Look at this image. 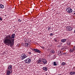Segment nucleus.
<instances>
[{
	"instance_id": "f03ea898",
	"label": "nucleus",
	"mask_w": 75,
	"mask_h": 75,
	"mask_svg": "<svg viewBox=\"0 0 75 75\" xmlns=\"http://www.w3.org/2000/svg\"><path fill=\"white\" fill-rule=\"evenodd\" d=\"M31 61V60L30 58H27L24 60V62L27 64H30Z\"/></svg>"
},
{
	"instance_id": "bb28decb",
	"label": "nucleus",
	"mask_w": 75,
	"mask_h": 75,
	"mask_svg": "<svg viewBox=\"0 0 75 75\" xmlns=\"http://www.w3.org/2000/svg\"><path fill=\"white\" fill-rule=\"evenodd\" d=\"M53 35V34L52 33H50V36H52V35Z\"/></svg>"
},
{
	"instance_id": "a211bd4d",
	"label": "nucleus",
	"mask_w": 75,
	"mask_h": 75,
	"mask_svg": "<svg viewBox=\"0 0 75 75\" xmlns=\"http://www.w3.org/2000/svg\"><path fill=\"white\" fill-rule=\"evenodd\" d=\"M47 51H48V52H50L51 51V49L50 48L48 49L47 50Z\"/></svg>"
},
{
	"instance_id": "6e6552de",
	"label": "nucleus",
	"mask_w": 75,
	"mask_h": 75,
	"mask_svg": "<svg viewBox=\"0 0 75 75\" xmlns=\"http://www.w3.org/2000/svg\"><path fill=\"white\" fill-rule=\"evenodd\" d=\"M42 62H43L44 64H47V60L45 59H43L42 60Z\"/></svg>"
},
{
	"instance_id": "b1692460",
	"label": "nucleus",
	"mask_w": 75,
	"mask_h": 75,
	"mask_svg": "<svg viewBox=\"0 0 75 75\" xmlns=\"http://www.w3.org/2000/svg\"><path fill=\"white\" fill-rule=\"evenodd\" d=\"M28 42H30L31 41V40L30 39H28Z\"/></svg>"
},
{
	"instance_id": "393cba45",
	"label": "nucleus",
	"mask_w": 75,
	"mask_h": 75,
	"mask_svg": "<svg viewBox=\"0 0 75 75\" xmlns=\"http://www.w3.org/2000/svg\"><path fill=\"white\" fill-rule=\"evenodd\" d=\"M48 30H50V29H51V27H48Z\"/></svg>"
},
{
	"instance_id": "72a5a7b5",
	"label": "nucleus",
	"mask_w": 75,
	"mask_h": 75,
	"mask_svg": "<svg viewBox=\"0 0 75 75\" xmlns=\"http://www.w3.org/2000/svg\"><path fill=\"white\" fill-rule=\"evenodd\" d=\"M63 54H64V55L65 54H66V53H63Z\"/></svg>"
},
{
	"instance_id": "423d86ee",
	"label": "nucleus",
	"mask_w": 75,
	"mask_h": 75,
	"mask_svg": "<svg viewBox=\"0 0 75 75\" xmlns=\"http://www.w3.org/2000/svg\"><path fill=\"white\" fill-rule=\"evenodd\" d=\"M8 70L9 71H12V66L10 65H9L8 66Z\"/></svg>"
},
{
	"instance_id": "2eb2a0df",
	"label": "nucleus",
	"mask_w": 75,
	"mask_h": 75,
	"mask_svg": "<svg viewBox=\"0 0 75 75\" xmlns=\"http://www.w3.org/2000/svg\"><path fill=\"white\" fill-rule=\"evenodd\" d=\"M53 65H54V66H56L57 65V62H54L53 63Z\"/></svg>"
},
{
	"instance_id": "412c9836",
	"label": "nucleus",
	"mask_w": 75,
	"mask_h": 75,
	"mask_svg": "<svg viewBox=\"0 0 75 75\" xmlns=\"http://www.w3.org/2000/svg\"><path fill=\"white\" fill-rule=\"evenodd\" d=\"M41 62V60L40 59L38 60V63H40Z\"/></svg>"
},
{
	"instance_id": "f8f14e48",
	"label": "nucleus",
	"mask_w": 75,
	"mask_h": 75,
	"mask_svg": "<svg viewBox=\"0 0 75 75\" xmlns=\"http://www.w3.org/2000/svg\"><path fill=\"white\" fill-rule=\"evenodd\" d=\"M67 43L68 45H71V42H69V41H67Z\"/></svg>"
},
{
	"instance_id": "9b49d317",
	"label": "nucleus",
	"mask_w": 75,
	"mask_h": 75,
	"mask_svg": "<svg viewBox=\"0 0 75 75\" xmlns=\"http://www.w3.org/2000/svg\"><path fill=\"white\" fill-rule=\"evenodd\" d=\"M67 41V39H63L61 40V42H65Z\"/></svg>"
},
{
	"instance_id": "473e14b6",
	"label": "nucleus",
	"mask_w": 75,
	"mask_h": 75,
	"mask_svg": "<svg viewBox=\"0 0 75 75\" xmlns=\"http://www.w3.org/2000/svg\"><path fill=\"white\" fill-rule=\"evenodd\" d=\"M42 47L43 48V49H44V48H45L43 47Z\"/></svg>"
},
{
	"instance_id": "7ed1b4c3",
	"label": "nucleus",
	"mask_w": 75,
	"mask_h": 75,
	"mask_svg": "<svg viewBox=\"0 0 75 75\" xmlns=\"http://www.w3.org/2000/svg\"><path fill=\"white\" fill-rule=\"evenodd\" d=\"M67 11V12L69 13H72L73 10L71 9V8L69 7H68L66 9Z\"/></svg>"
},
{
	"instance_id": "ddd939ff",
	"label": "nucleus",
	"mask_w": 75,
	"mask_h": 75,
	"mask_svg": "<svg viewBox=\"0 0 75 75\" xmlns=\"http://www.w3.org/2000/svg\"><path fill=\"white\" fill-rule=\"evenodd\" d=\"M4 6H3V5L1 4H0V8H3L4 7Z\"/></svg>"
},
{
	"instance_id": "0eeeda50",
	"label": "nucleus",
	"mask_w": 75,
	"mask_h": 75,
	"mask_svg": "<svg viewBox=\"0 0 75 75\" xmlns=\"http://www.w3.org/2000/svg\"><path fill=\"white\" fill-rule=\"evenodd\" d=\"M59 37H57L54 40V41H55L56 42H59Z\"/></svg>"
},
{
	"instance_id": "f704fd0d",
	"label": "nucleus",
	"mask_w": 75,
	"mask_h": 75,
	"mask_svg": "<svg viewBox=\"0 0 75 75\" xmlns=\"http://www.w3.org/2000/svg\"><path fill=\"white\" fill-rule=\"evenodd\" d=\"M49 55H50V54H49Z\"/></svg>"
},
{
	"instance_id": "39448f33",
	"label": "nucleus",
	"mask_w": 75,
	"mask_h": 75,
	"mask_svg": "<svg viewBox=\"0 0 75 75\" xmlns=\"http://www.w3.org/2000/svg\"><path fill=\"white\" fill-rule=\"evenodd\" d=\"M67 30L69 31H71L72 30V28L69 26L67 27Z\"/></svg>"
},
{
	"instance_id": "5701e85b",
	"label": "nucleus",
	"mask_w": 75,
	"mask_h": 75,
	"mask_svg": "<svg viewBox=\"0 0 75 75\" xmlns=\"http://www.w3.org/2000/svg\"><path fill=\"white\" fill-rule=\"evenodd\" d=\"M70 74V75H73V71H71L69 73Z\"/></svg>"
},
{
	"instance_id": "9d476101",
	"label": "nucleus",
	"mask_w": 75,
	"mask_h": 75,
	"mask_svg": "<svg viewBox=\"0 0 75 75\" xmlns=\"http://www.w3.org/2000/svg\"><path fill=\"white\" fill-rule=\"evenodd\" d=\"M43 69L46 71H47L48 69L47 68V67H43Z\"/></svg>"
},
{
	"instance_id": "4be33fe9",
	"label": "nucleus",
	"mask_w": 75,
	"mask_h": 75,
	"mask_svg": "<svg viewBox=\"0 0 75 75\" xmlns=\"http://www.w3.org/2000/svg\"><path fill=\"white\" fill-rule=\"evenodd\" d=\"M38 50V49H33V50L34 51H35V52H37Z\"/></svg>"
},
{
	"instance_id": "7c9ffc66",
	"label": "nucleus",
	"mask_w": 75,
	"mask_h": 75,
	"mask_svg": "<svg viewBox=\"0 0 75 75\" xmlns=\"http://www.w3.org/2000/svg\"><path fill=\"white\" fill-rule=\"evenodd\" d=\"M73 74H75V72L73 71Z\"/></svg>"
},
{
	"instance_id": "6ab92c4d",
	"label": "nucleus",
	"mask_w": 75,
	"mask_h": 75,
	"mask_svg": "<svg viewBox=\"0 0 75 75\" xmlns=\"http://www.w3.org/2000/svg\"><path fill=\"white\" fill-rule=\"evenodd\" d=\"M74 50H72V49H70V52H74Z\"/></svg>"
},
{
	"instance_id": "2f4dec72",
	"label": "nucleus",
	"mask_w": 75,
	"mask_h": 75,
	"mask_svg": "<svg viewBox=\"0 0 75 75\" xmlns=\"http://www.w3.org/2000/svg\"><path fill=\"white\" fill-rule=\"evenodd\" d=\"M29 54H31V52H29Z\"/></svg>"
},
{
	"instance_id": "a878e982",
	"label": "nucleus",
	"mask_w": 75,
	"mask_h": 75,
	"mask_svg": "<svg viewBox=\"0 0 75 75\" xmlns=\"http://www.w3.org/2000/svg\"><path fill=\"white\" fill-rule=\"evenodd\" d=\"M18 22H21V20H20V19H19L18 20Z\"/></svg>"
},
{
	"instance_id": "20e7f679",
	"label": "nucleus",
	"mask_w": 75,
	"mask_h": 75,
	"mask_svg": "<svg viewBox=\"0 0 75 75\" xmlns=\"http://www.w3.org/2000/svg\"><path fill=\"white\" fill-rule=\"evenodd\" d=\"M27 56H26L25 54H23L21 57L22 60H23L24 59H25V58L27 57Z\"/></svg>"
},
{
	"instance_id": "4468645a",
	"label": "nucleus",
	"mask_w": 75,
	"mask_h": 75,
	"mask_svg": "<svg viewBox=\"0 0 75 75\" xmlns=\"http://www.w3.org/2000/svg\"><path fill=\"white\" fill-rule=\"evenodd\" d=\"M65 64H66V63H65L63 62L62 63L61 65L62 66H63L64 65H65Z\"/></svg>"
},
{
	"instance_id": "f257e3e1",
	"label": "nucleus",
	"mask_w": 75,
	"mask_h": 75,
	"mask_svg": "<svg viewBox=\"0 0 75 75\" xmlns=\"http://www.w3.org/2000/svg\"><path fill=\"white\" fill-rule=\"evenodd\" d=\"M14 38H15V34H12L11 36L10 35H8L6 36L4 41V42L8 46H10L11 47H13V43L14 41Z\"/></svg>"
},
{
	"instance_id": "dca6fc26",
	"label": "nucleus",
	"mask_w": 75,
	"mask_h": 75,
	"mask_svg": "<svg viewBox=\"0 0 75 75\" xmlns=\"http://www.w3.org/2000/svg\"><path fill=\"white\" fill-rule=\"evenodd\" d=\"M50 52V53H54V52H55V51L53 50H51V51Z\"/></svg>"
},
{
	"instance_id": "f3484780",
	"label": "nucleus",
	"mask_w": 75,
	"mask_h": 75,
	"mask_svg": "<svg viewBox=\"0 0 75 75\" xmlns=\"http://www.w3.org/2000/svg\"><path fill=\"white\" fill-rule=\"evenodd\" d=\"M25 45L26 47H28V44L27 42H26L25 43Z\"/></svg>"
},
{
	"instance_id": "c85d7f7f",
	"label": "nucleus",
	"mask_w": 75,
	"mask_h": 75,
	"mask_svg": "<svg viewBox=\"0 0 75 75\" xmlns=\"http://www.w3.org/2000/svg\"><path fill=\"white\" fill-rule=\"evenodd\" d=\"M0 20L2 21V18H1V17H0Z\"/></svg>"
},
{
	"instance_id": "cd10ccee",
	"label": "nucleus",
	"mask_w": 75,
	"mask_h": 75,
	"mask_svg": "<svg viewBox=\"0 0 75 75\" xmlns=\"http://www.w3.org/2000/svg\"><path fill=\"white\" fill-rule=\"evenodd\" d=\"M73 50L74 51L75 50V47H74L73 48Z\"/></svg>"
},
{
	"instance_id": "1a4fd4ad",
	"label": "nucleus",
	"mask_w": 75,
	"mask_h": 75,
	"mask_svg": "<svg viewBox=\"0 0 75 75\" xmlns=\"http://www.w3.org/2000/svg\"><path fill=\"white\" fill-rule=\"evenodd\" d=\"M12 71H10V70H7V71H6L7 75H10V73H11Z\"/></svg>"
},
{
	"instance_id": "aec40b11",
	"label": "nucleus",
	"mask_w": 75,
	"mask_h": 75,
	"mask_svg": "<svg viewBox=\"0 0 75 75\" xmlns=\"http://www.w3.org/2000/svg\"><path fill=\"white\" fill-rule=\"evenodd\" d=\"M40 52L41 51H40L38 49V50H37V51L36 52H37V53H40Z\"/></svg>"
},
{
	"instance_id": "c756f323",
	"label": "nucleus",
	"mask_w": 75,
	"mask_h": 75,
	"mask_svg": "<svg viewBox=\"0 0 75 75\" xmlns=\"http://www.w3.org/2000/svg\"><path fill=\"white\" fill-rule=\"evenodd\" d=\"M59 52H60V53H59V54H60L61 55H62V54H61V52L60 51Z\"/></svg>"
}]
</instances>
